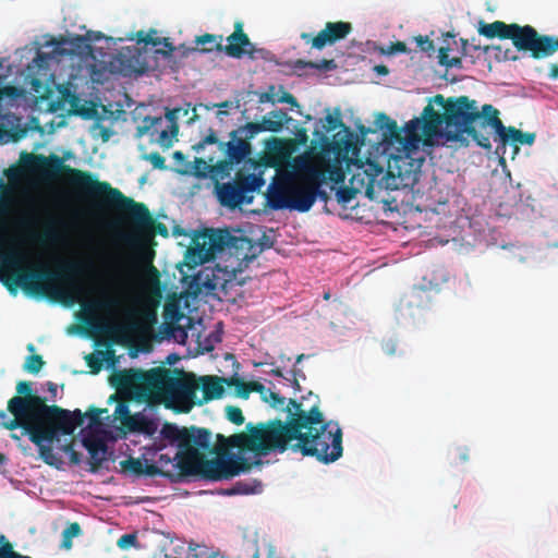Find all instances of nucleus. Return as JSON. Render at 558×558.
<instances>
[{"mask_svg": "<svg viewBox=\"0 0 558 558\" xmlns=\"http://www.w3.org/2000/svg\"><path fill=\"white\" fill-rule=\"evenodd\" d=\"M83 446L87 449L90 456V470L95 472L101 466L106 459L105 453L107 451V446L102 439L93 435L83 438Z\"/></svg>", "mask_w": 558, "mask_h": 558, "instance_id": "obj_21", "label": "nucleus"}, {"mask_svg": "<svg viewBox=\"0 0 558 558\" xmlns=\"http://www.w3.org/2000/svg\"><path fill=\"white\" fill-rule=\"evenodd\" d=\"M149 390L146 404L163 405L175 413H189L195 404L198 383L193 374L166 367L150 368L146 378Z\"/></svg>", "mask_w": 558, "mask_h": 558, "instance_id": "obj_7", "label": "nucleus"}, {"mask_svg": "<svg viewBox=\"0 0 558 558\" xmlns=\"http://www.w3.org/2000/svg\"><path fill=\"white\" fill-rule=\"evenodd\" d=\"M85 414L81 410L65 411L64 414L52 415L48 421H36L19 428L23 429V435H27L29 440L38 447L39 456L45 463L53 465L56 456L50 446L54 440H59V435H71L84 423Z\"/></svg>", "mask_w": 558, "mask_h": 558, "instance_id": "obj_9", "label": "nucleus"}, {"mask_svg": "<svg viewBox=\"0 0 558 558\" xmlns=\"http://www.w3.org/2000/svg\"><path fill=\"white\" fill-rule=\"evenodd\" d=\"M160 433L165 439L177 444L179 448L175 452L177 466L182 475L221 481L248 472L253 466V463L242 456H219L210 460L206 459L205 454L198 450L211 452V434L206 428L179 427L173 423H166ZM254 464H262V462L255 461Z\"/></svg>", "mask_w": 558, "mask_h": 558, "instance_id": "obj_5", "label": "nucleus"}, {"mask_svg": "<svg viewBox=\"0 0 558 558\" xmlns=\"http://www.w3.org/2000/svg\"><path fill=\"white\" fill-rule=\"evenodd\" d=\"M456 44L454 35L447 33L444 43L445 45L438 49V62L440 65L446 68H461L462 59L460 57L449 58V51L451 50L450 43Z\"/></svg>", "mask_w": 558, "mask_h": 558, "instance_id": "obj_26", "label": "nucleus"}, {"mask_svg": "<svg viewBox=\"0 0 558 558\" xmlns=\"http://www.w3.org/2000/svg\"><path fill=\"white\" fill-rule=\"evenodd\" d=\"M210 167L205 159L203 158H195L193 161V165L189 167V173H193L197 178H206L207 173L210 172Z\"/></svg>", "mask_w": 558, "mask_h": 558, "instance_id": "obj_37", "label": "nucleus"}, {"mask_svg": "<svg viewBox=\"0 0 558 558\" xmlns=\"http://www.w3.org/2000/svg\"><path fill=\"white\" fill-rule=\"evenodd\" d=\"M156 34L155 29H151L150 33H145L143 31H140L137 33V43L144 44V45H151L154 47L161 45V38L154 37Z\"/></svg>", "mask_w": 558, "mask_h": 558, "instance_id": "obj_43", "label": "nucleus"}, {"mask_svg": "<svg viewBox=\"0 0 558 558\" xmlns=\"http://www.w3.org/2000/svg\"><path fill=\"white\" fill-rule=\"evenodd\" d=\"M351 32L352 25L349 22H327L325 27L316 36L303 33L301 38L307 44L311 43L313 48L322 50L328 45H333L344 39Z\"/></svg>", "mask_w": 558, "mask_h": 558, "instance_id": "obj_16", "label": "nucleus"}, {"mask_svg": "<svg viewBox=\"0 0 558 558\" xmlns=\"http://www.w3.org/2000/svg\"><path fill=\"white\" fill-rule=\"evenodd\" d=\"M226 413H227V418L231 423H233L235 425L243 424L244 416H243L242 410L239 407L228 405L226 408Z\"/></svg>", "mask_w": 558, "mask_h": 558, "instance_id": "obj_44", "label": "nucleus"}, {"mask_svg": "<svg viewBox=\"0 0 558 558\" xmlns=\"http://www.w3.org/2000/svg\"><path fill=\"white\" fill-rule=\"evenodd\" d=\"M408 305L411 306H422L428 300V291L423 288L413 289L412 292L408 296Z\"/></svg>", "mask_w": 558, "mask_h": 558, "instance_id": "obj_38", "label": "nucleus"}, {"mask_svg": "<svg viewBox=\"0 0 558 558\" xmlns=\"http://www.w3.org/2000/svg\"><path fill=\"white\" fill-rule=\"evenodd\" d=\"M172 157L178 165L184 167V168L180 169L179 172L183 173V174L189 173L190 162L186 161L185 155L182 151L177 150L173 153Z\"/></svg>", "mask_w": 558, "mask_h": 558, "instance_id": "obj_53", "label": "nucleus"}, {"mask_svg": "<svg viewBox=\"0 0 558 558\" xmlns=\"http://www.w3.org/2000/svg\"><path fill=\"white\" fill-rule=\"evenodd\" d=\"M113 351H96L86 355L85 361L87 366L90 368L92 374H98L101 368L104 361L108 360V357H113Z\"/></svg>", "mask_w": 558, "mask_h": 558, "instance_id": "obj_28", "label": "nucleus"}, {"mask_svg": "<svg viewBox=\"0 0 558 558\" xmlns=\"http://www.w3.org/2000/svg\"><path fill=\"white\" fill-rule=\"evenodd\" d=\"M279 102H284V104H289L291 106L299 107L296 98L292 94H290V93H284L280 97Z\"/></svg>", "mask_w": 558, "mask_h": 558, "instance_id": "obj_60", "label": "nucleus"}, {"mask_svg": "<svg viewBox=\"0 0 558 558\" xmlns=\"http://www.w3.org/2000/svg\"><path fill=\"white\" fill-rule=\"evenodd\" d=\"M423 119L426 137L442 136L461 145L472 140L486 150L492 149L493 126L500 125L498 109L488 104L480 109L468 96H433L423 109Z\"/></svg>", "mask_w": 558, "mask_h": 558, "instance_id": "obj_4", "label": "nucleus"}, {"mask_svg": "<svg viewBox=\"0 0 558 558\" xmlns=\"http://www.w3.org/2000/svg\"><path fill=\"white\" fill-rule=\"evenodd\" d=\"M315 399L310 408H305L302 401L289 399L287 421L275 418L256 426L248 424V433L233 435L231 445L257 457L282 453L290 448L293 452L315 457L325 464L337 461L343 452L342 430L337 423L325 421L318 396Z\"/></svg>", "mask_w": 558, "mask_h": 558, "instance_id": "obj_2", "label": "nucleus"}, {"mask_svg": "<svg viewBox=\"0 0 558 558\" xmlns=\"http://www.w3.org/2000/svg\"><path fill=\"white\" fill-rule=\"evenodd\" d=\"M425 121L423 113L420 118H414L405 123L402 130L403 141L399 143L401 148L398 153L390 156L388 160V169L384 172L383 167L376 162H368L366 174L369 177L367 195L372 193V186L376 182L377 175H383L378 181V185L386 190H398L400 185H408V181L413 180L415 173L421 168L424 158H415L418 154V143L421 136H425Z\"/></svg>", "mask_w": 558, "mask_h": 558, "instance_id": "obj_6", "label": "nucleus"}, {"mask_svg": "<svg viewBox=\"0 0 558 558\" xmlns=\"http://www.w3.org/2000/svg\"><path fill=\"white\" fill-rule=\"evenodd\" d=\"M325 180H326V171L320 169L319 167H317V178L315 180H312V192H314L316 194L315 201L317 198H319L324 202H327L329 198L327 192L323 191L320 189V186L325 182Z\"/></svg>", "mask_w": 558, "mask_h": 558, "instance_id": "obj_32", "label": "nucleus"}, {"mask_svg": "<svg viewBox=\"0 0 558 558\" xmlns=\"http://www.w3.org/2000/svg\"><path fill=\"white\" fill-rule=\"evenodd\" d=\"M81 525L77 522L70 523L62 532V547H72V539L81 534Z\"/></svg>", "mask_w": 558, "mask_h": 558, "instance_id": "obj_34", "label": "nucleus"}, {"mask_svg": "<svg viewBox=\"0 0 558 558\" xmlns=\"http://www.w3.org/2000/svg\"><path fill=\"white\" fill-rule=\"evenodd\" d=\"M353 197V191L350 189H339L337 191V199L339 203H348Z\"/></svg>", "mask_w": 558, "mask_h": 558, "instance_id": "obj_56", "label": "nucleus"}, {"mask_svg": "<svg viewBox=\"0 0 558 558\" xmlns=\"http://www.w3.org/2000/svg\"><path fill=\"white\" fill-rule=\"evenodd\" d=\"M157 462L159 463L161 469L167 466V465H172L174 469H179L177 466L178 459H175V456L174 457H170L169 454L160 453L158 456Z\"/></svg>", "mask_w": 558, "mask_h": 558, "instance_id": "obj_55", "label": "nucleus"}, {"mask_svg": "<svg viewBox=\"0 0 558 558\" xmlns=\"http://www.w3.org/2000/svg\"><path fill=\"white\" fill-rule=\"evenodd\" d=\"M458 458L461 462H466L470 459V451L466 447H461L458 449Z\"/></svg>", "mask_w": 558, "mask_h": 558, "instance_id": "obj_63", "label": "nucleus"}, {"mask_svg": "<svg viewBox=\"0 0 558 558\" xmlns=\"http://www.w3.org/2000/svg\"><path fill=\"white\" fill-rule=\"evenodd\" d=\"M225 381L229 387H245V391L242 392V398H247L250 392H252V391L264 393V390H265V387L263 384H260L258 381L245 383L243 379H241L236 376H232L229 379H225Z\"/></svg>", "mask_w": 558, "mask_h": 558, "instance_id": "obj_27", "label": "nucleus"}, {"mask_svg": "<svg viewBox=\"0 0 558 558\" xmlns=\"http://www.w3.org/2000/svg\"><path fill=\"white\" fill-rule=\"evenodd\" d=\"M296 68H311L319 71H332L337 68L333 59H324L319 62L298 60L295 62Z\"/></svg>", "mask_w": 558, "mask_h": 558, "instance_id": "obj_30", "label": "nucleus"}, {"mask_svg": "<svg viewBox=\"0 0 558 558\" xmlns=\"http://www.w3.org/2000/svg\"><path fill=\"white\" fill-rule=\"evenodd\" d=\"M499 124L500 125L493 126V135H495V141L500 143L502 146L509 142L515 145H532L535 142V133H523L514 126L507 128L504 125L501 120Z\"/></svg>", "mask_w": 558, "mask_h": 558, "instance_id": "obj_20", "label": "nucleus"}, {"mask_svg": "<svg viewBox=\"0 0 558 558\" xmlns=\"http://www.w3.org/2000/svg\"><path fill=\"white\" fill-rule=\"evenodd\" d=\"M344 175L341 170L339 169H331L329 171V179L335 181L336 183L341 182L343 180Z\"/></svg>", "mask_w": 558, "mask_h": 558, "instance_id": "obj_62", "label": "nucleus"}, {"mask_svg": "<svg viewBox=\"0 0 558 558\" xmlns=\"http://www.w3.org/2000/svg\"><path fill=\"white\" fill-rule=\"evenodd\" d=\"M180 109H168L166 112V119L169 121L172 135H178L179 125L177 123Z\"/></svg>", "mask_w": 558, "mask_h": 558, "instance_id": "obj_47", "label": "nucleus"}, {"mask_svg": "<svg viewBox=\"0 0 558 558\" xmlns=\"http://www.w3.org/2000/svg\"><path fill=\"white\" fill-rule=\"evenodd\" d=\"M15 199L12 193L3 191L0 194V282L10 293H16L19 288L25 293L36 296L70 300L82 296L85 291L76 277L82 275L86 264L81 262H64L56 269L38 267L25 269V256L22 247L48 251L60 245L63 241L62 222L54 216L39 219L28 215L20 222V232L13 234L8 225Z\"/></svg>", "mask_w": 558, "mask_h": 558, "instance_id": "obj_1", "label": "nucleus"}, {"mask_svg": "<svg viewBox=\"0 0 558 558\" xmlns=\"http://www.w3.org/2000/svg\"><path fill=\"white\" fill-rule=\"evenodd\" d=\"M163 317L166 322L174 325L184 317V314L181 312L180 306L177 303L168 302L163 308Z\"/></svg>", "mask_w": 558, "mask_h": 558, "instance_id": "obj_31", "label": "nucleus"}, {"mask_svg": "<svg viewBox=\"0 0 558 558\" xmlns=\"http://www.w3.org/2000/svg\"><path fill=\"white\" fill-rule=\"evenodd\" d=\"M416 43L422 51L429 52L434 51L435 49L433 40H430L427 36H417Z\"/></svg>", "mask_w": 558, "mask_h": 558, "instance_id": "obj_54", "label": "nucleus"}, {"mask_svg": "<svg viewBox=\"0 0 558 558\" xmlns=\"http://www.w3.org/2000/svg\"><path fill=\"white\" fill-rule=\"evenodd\" d=\"M149 373L150 369L120 372L114 376L113 384L118 388L129 389L136 401L146 403L149 390L145 384Z\"/></svg>", "mask_w": 558, "mask_h": 558, "instance_id": "obj_17", "label": "nucleus"}, {"mask_svg": "<svg viewBox=\"0 0 558 558\" xmlns=\"http://www.w3.org/2000/svg\"><path fill=\"white\" fill-rule=\"evenodd\" d=\"M390 53H405L408 52V47L403 41H397L391 44L389 48Z\"/></svg>", "mask_w": 558, "mask_h": 558, "instance_id": "obj_59", "label": "nucleus"}, {"mask_svg": "<svg viewBox=\"0 0 558 558\" xmlns=\"http://www.w3.org/2000/svg\"><path fill=\"white\" fill-rule=\"evenodd\" d=\"M143 158L149 161L155 169L165 170L167 168L166 159L158 151L146 154Z\"/></svg>", "mask_w": 558, "mask_h": 558, "instance_id": "obj_45", "label": "nucleus"}, {"mask_svg": "<svg viewBox=\"0 0 558 558\" xmlns=\"http://www.w3.org/2000/svg\"><path fill=\"white\" fill-rule=\"evenodd\" d=\"M325 121H326L325 128H326V131H328V132L335 131L339 128H344V124L340 118L339 110L337 111V116L327 114L325 118Z\"/></svg>", "mask_w": 558, "mask_h": 558, "instance_id": "obj_46", "label": "nucleus"}, {"mask_svg": "<svg viewBox=\"0 0 558 558\" xmlns=\"http://www.w3.org/2000/svg\"><path fill=\"white\" fill-rule=\"evenodd\" d=\"M221 36L217 37L213 34H204L197 36L195 38V43L197 46H202V48H189L186 51H199V52H210L215 49V45L221 41Z\"/></svg>", "mask_w": 558, "mask_h": 558, "instance_id": "obj_29", "label": "nucleus"}, {"mask_svg": "<svg viewBox=\"0 0 558 558\" xmlns=\"http://www.w3.org/2000/svg\"><path fill=\"white\" fill-rule=\"evenodd\" d=\"M177 135H172L171 129L162 130L158 137V143L163 147H170L173 143V138Z\"/></svg>", "mask_w": 558, "mask_h": 558, "instance_id": "obj_52", "label": "nucleus"}, {"mask_svg": "<svg viewBox=\"0 0 558 558\" xmlns=\"http://www.w3.org/2000/svg\"><path fill=\"white\" fill-rule=\"evenodd\" d=\"M255 134H251L246 130V124L239 126L230 133L229 142H220L214 130H209V133L198 143L192 146V149L196 153H201L206 145L217 144L219 150L223 151L226 157L235 163H241L252 153L251 140L255 137Z\"/></svg>", "mask_w": 558, "mask_h": 558, "instance_id": "obj_12", "label": "nucleus"}, {"mask_svg": "<svg viewBox=\"0 0 558 558\" xmlns=\"http://www.w3.org/2000/svg\"><path fill=\"white\" fill-rule=\"evenodd\" d=\"M0 558H32L13 550L12 544L7 541L4 535L0 534Z\"/></svg>", "mask_w": 558, "mask_h": 558, "instance_id": "obj_36", "label": "nucleus"}, {"mask_svg": "<svg viewBox=\"0 0 558 558\" xmlns=\"http://www.w3.org/2000/svg\"><path fill=\"white\" fill-rule=\"evenodd\" d=\"M292 373H293L292 374V378L291 379L290 378H286V379L289 380L292 384V386L295 388V390H300L301 387H300L298 377H303L304 378L305 376H304L302 369L294 368Z\"/></svg>", "mask_w": 558, "mask_h": 558, "instance_id": "obj_58", "label": "nucleus"}, {"mask_svg": "<svg viewBox=\"0 0 558 558\" xmlns=\"http://www.w3.org/2000/svg\"><path fill=\"white\" fill-rule=\"evenodd\" d=\"M377 126L385 130L386 138L392 143H402V130L398 126L397 122L390 119L386 113H379L377 118Z\"/></svg>", "mask_w": 558, "mask_h": 558, "instance_id": "obj_24", "label": "nucleus"}, {"mask_svg": "<svg viewBox=\"0 0 558 558\" xmlns=\"http://www.w3.org/2000/svg\"><path fill=\"white\" fill-rule=\"evenodd\" d=\"M16 392L17 395L8 401L7 407L13 417H9L5 411L0 410V426L4 429L14 430L36 421H48L52 415L64 414L66 411L58 405H48L46 398L34 395L31 381H19Z\"/></svg>", "mask_w": 558, "mask_h": 558, "instance_id": "obj_8", "label": "nucleus"}, {"mask_svg": "<svg viewBox=\"0 0 558 558\" xmlns=\"http://www.w3.org/2000/svg\"><path fill=\"white\" fill-rule=\"evenodd\" d=\"M144 418H138L130 415V418L123 421L124 426L131 432L143 430Z\"/></svg>", "mask_w": 558, "mask_h": 558, "instance_id": "obj_49", "label": "nucleus"}, {"mask_svg": "<svg viewBox=\"0 0 558 558\" xmlns=\"http://www.w3.org/2000/svg\"><path fill=\"white\" fill-rule=\"evenodd\" d=\"M267 165L259 161L250 160L248 172L246 166L239 169L232 181L226 183L217 182L215 191L217 198L223 207L235 209L243 204H251L254 199V193L265 185L263 178Z\"/></svg>", "mask_w": 558, "mask_h": 558, "instance_id": "obj_10", "label": "nucleus"}, {"mask_svg": "<svg viewBox=\"0 0 558 558\" xmlns=\"http://www.w3.org/2000/svg\"><path fill=\"white\" fill-rule=\"evenodd\" d=\"M267 203L271 209H290L289 196L287 193V178L282 183L267 194Z\"/></svg>", "mask_w": 558, "mask_h": 558, "instance_id": "obj_25", "label": "nucleus"}, {"mask_svg": "<svg viewBox=\"0 0 558 558\" xmlns=\"http://www.w3.org/2000/svg\"><path fill=\"white\" fill-rule=\"evenodd\" d=\"M227 45H222L221 41L215 45V49L217 51H223L227 56L231 58L240 59L244 54H247L251 59H255L257 57L265 58V54L268 51L264 48H256L254 44L251 43L247 34L243 31V23L238 21L234 23V32L227 37Z\"/></svg>", "mask_w": 558, "mask_h": 558, "instance_id": "obj_15", "label": "nucleus"}, {"mask_svg": "<svg viewBox=\"0 0 558 558\" xmlns=\"http://www.w3.org/2000/svg\"><path fill=\"white\" fill-rule=\"evenodd\" d=\"M548 76H549L550 80H557L558 78V64L557 63L550 64Z\"/></svg>", "mask_w": 558, "mask_h": 558, "instance_id": "obj_64", "label": "nucleus"}, {"mask_svg": "<svg viewBox=\"0 0 558 558\" xmlns=\"http://www.w3.org/2000/svg\"><path fill=\"white\" fill-rule=\"evenodd\" d=\"M290 120L291 118L283 110H272L267 117H264L260 122L246 123V130L255 135L265 131L277 133L281 131L283 125Z\"/></svg>", "mask_w": 558, "mask_h": 558, "instance_id": "obj_19", "label": "nucleus"}, {"mask_svg": "<svg viewBox=\"0 0 558 558\" xmlns=\"http://www.w3.org/2000/svg\"><path fill=\"white\" fill-rule=\"evenodd\" d=\"M144 474L149 476H156V475H162V476H170L171 474L169 472L163 471L161 468H159L156 464H148L145 463L143 466Z\"/></svg>", "mask_w": 558, "mask_h": 558, "instance_id": "obj_51", "label": "nucleus"}, {"mask_svg": "<svg viewBox=\"0 0 558 558\" xmlns=\"http://www.w3.org/2000/svg\"><path fill=\"white\" fill-rule=\"evenodd\" d=\"M113 400L117 401L114 416L120 418L122 422L125 421L126 418H130L131 412L129 409V404L124 400L120 399L119 396L116 393L109 398V401Z\"/></svg>", "mask_w": 558, "mask_h": 558, "instance_id": "obj_40", "label": "nucleus"}, {"mask_svg": "<svg viewBox=\"0 0 558 558\" xmlns=\"http://www.w3.org/2000/svg\"><path fill=\"white\" fill-rule=\"evenodd\" d=\"M226 378H220L217 376H204L201 378L202 380V390L204 393V400L209 401L214 399H219L222 397L225 389L222 384Z\"/></svg>", "mask_w": 558, "mask_h": 558, "instance_id": "obj_23", "label": "nucleus"}, {"mask_svg": "<svg viewBox=\"0 0 558 558\" xmlns=\"http://www.w3.org/2000/svg\"><path fill=\"white\" fill-rule=\"evenodd\" d=\"M162 122L161 117H145L142 120V123L136 129V135L138 137L144 136L145 134L149 133L150 131L157 129V125H160Z\"/></svg>", "mask_w": 558, "mask_h": 558, "instance_id": "obj_33", "label": "nucleus"}, {"mask_svg": "<svg viewBox=\"0 0 558 558\" xmlns=\"http://www.w3.org/2000/svg\"><path fill=\"white\" fill-rule=\"evenodd\" d=\"M254 493L252 486L245 482H238L233 485V487L228 492L229 495L235 494H251Z\"/></svg>", "mask_w": 558, "mask_h": 558, "instance_id": "obj_50", "label": "nucleus"}, {"mask_svg": "<svg viewBox=\"0 0 558 558\" xmlns=\"http://www.w3.org/2000/svg\"><path fill=\"white\" fill-rule=\"evenodd\" d=\"M234 240V247L236 248V258L247 266L262 251V246L254 244L252 240L247 238L232 239L228 232L213 231L208 234V250H205V244L198 246L201 252H205L202 260H207L209 253L222 252L230 242Z\"/></svg>", "mask_w": 558, "mask_h": 558, "instance_id": "obj_14", "label": "nucleus"}, {"mask_svg": "<svg viewBox=\"0 0 558 558\" xmlns=\"http://www.w3.org/2000/svg\"><path fill=\"white\" fill-rule=\"evenodd\" d=\"M161 44L167 48L166 51H159L163 56H167V57L170 56L175 49L174 46L172 45V43L167 37L161 38Z\"/></svg>", "mask_w": 558, "mask_h": 558, "instance_id": "obj_61", "label": "nucleus"}, {"mask_svg": "<svg viewBox=\"0 0 558 558\" xmlns=\"http://www.w3.org/2000/svg\"><path fill=\"white\" fill-rule=\"evenodd\" d=\"M120 465L124 471H130L137 476L144 474V471H143L144 463L142 462L141 459L131 457L126 460L121 461Z\"/></svg>", "mask_w": 558, "mask_h": 558, "instance_id": "obj_41", "label": "nucleus"}, {"mask_svg": "<svg viewBox=\"0 0 558 558\" xmlns=\"http://www.w3.org/2000/svg\"><path fill=\"white\" fill-rule=\"evenodd\" d=\"M233 165L236 163L226 157V159L219 160L215 165H211L210 173L214 175H220L221 178L229 177Z\"/></svg>", "mask_w": 558, "mask_h": 558, "instance_id": "obj_35", "label": "nucleus"}, {"mask_svg": "<svg viewBox=\"0 0 558 558\" xmlns=\"http://www.w3.org/2000/svg\"><path fill=\"white\" fill-rule=\"evenodd\" d=\"M45 362L39 354H33L26 357V362L24 364V369L32 374H37L41 367L44 366Z\"/></svg>", "mask_w": 558, "mask_h": 558, "instance_id": "obj_42", "label": "nucleus"}, {"mask_svg": "<svg viewBox=\"0 0 558 558\" xmlns=\"http://www.w3.org/2000/svg\"><path fill=\"white\" fill-rule=\"evenodd\" d=\"M557 51L558 36L542 35L537 32L532 58L544 59L553 56Z\"/></svg>", "mask_w": 558, "mask_h": 558, "instance_id": "obj_22", "label": "nucleus"}, {"mask_svg": "<svg viewBox=\"0 0 558 558\" xmlns=\"http://www.w3.org/2000/svg\"><path fill=\"white\" fill-rule=\"evenodd\" d=\"M145 279L146 281L155 288L158 295H160L159 284H160V274L158 269L149 262L145 268Z\"/></svg>", "mask_w": 558, "mask_h": 558, "instance_id": "obj_39", "label": "nucleus"}, {"mask_svg": "<svg viewBox=\"0 0 558 558\" xmlns=\"http://www.w3.org/2000/svg\"><path fill=\"white\" fill-rule=\"evenodd\" d=\"M264 399L267 402H270L274 408H283L287 403V399L284 397L270 390L268 391V396L264 395Z\"/></svg>", "mask_w": 558, "mask_h": 558, "instance_id": "obj_48", "label": "nucleus"}, {"mask_svg": "<svg viewBox=\"0 0 558 558\" xmlns=\"http://www.w3.org/2000/svg\"><path fill=\"white\" fill-rule=\"evenodd\" d=\"M120 305L119 298L114 295H105L98 300H92L82 304V320L90 327L104 330L105 325L100 324L96 317L99 311H111Z\"/></svg>", "mask_w": 558, "mask_h": 558, "instance_id": "obj_18", "label": "nucleus"}, {"mask_svg": "<svg viewBox=\"0 0 558 558\" xmlns=\"http://www.w3.org/2000/svg\"><path fill=\"white\" fill-rule=\"evenodd\" d=\"M31 171L40 180L50 182L65 175L69 184L96 209L111 207L124 215L125 219L138 232L157 233L163 238L169 235L167 226L155 221L147 206L126 197L120 190L108 182L99 181L88 171L75 169L64 163V159L56 154L49 156L32 155Z\"/></svg>", "mask_w": 558, "mask_h": 558, "instance_id": "obj_3", "label": "nucleus"}, {"mask_svg": "<svg viewBox=\"0 0 558 558\" xmlns=\"http://www.w3.org/2000/svg\"><path fill=\"white\" fill-rule=\"evenodd\" d=\"M286 178L290 210L308 211L315 203L312 180L317 178V166L303 163L299 171L289 173Z\"/></svg>", "mask_w": 558, "mask_h": 558, "instance_id": "obj_11", "label": "nucleus"}, {"mask_svg": "<svg viewBox=\"0 0 558 558\" xmlns=\"http://www.w3.org/2000/svg\"><path fill=\"white\" fill-rule=\"evenodd\" d=\"M136 542V537L135 535L133 534H124L122 535L119 541H118V545L121 547V548H125L128 547L129 545H134Z\"/></svg>", "mask_w": 558, "mask_h": 558, "instance_id": "obj_57", "label": "nucleus"}, {"mask_svg": "<svg viewBox=\"0 0 558 558\" xmlns=\"http://www.w3.org/2000/svg\"><path fill=\"white\" fill-rule=\"evenodd\" d=\"M478 33L487 38L510 39L519 51H529L533 57L537 31L531 25L521 26L515 23L506 24L502 21H495L481 23Z\"/></svg>", "mask_w": 558, "mask_h": 558, "instance_id": "obj_13", "label": "nucleus"}]
</instances>
